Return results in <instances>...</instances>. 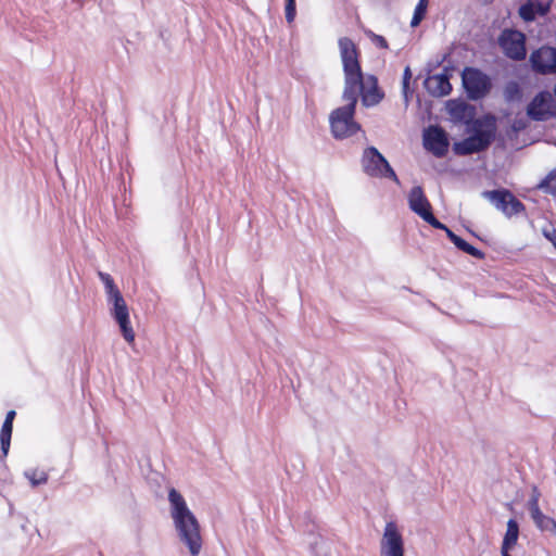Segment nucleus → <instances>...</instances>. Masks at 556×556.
<instances>
[{"mask_svg": "<svg viewBox=\"0 0 556 556\" xmlns=\"http://www.w3.org/2000/svg\"><path fill=\"white\" fill-rule=\"evenodd\" d=\"M528 116L536 122L548 121L556 117V101L547 91H540L527 106Z\"/></svg>", "mask_w": 556, "mask_h": 556, "instance_id": "10", "label": "nucleus"}, {"mask_svg": "<svg viewBox=\"0 0 556 556\" xmlns=\"http://www.w3.org/2000/svg\"><path fill=\"white\" fill-rule=\"evenodd\" d=\"M544 237L556 248V229L553 226L543 229Z\"/></svg>", "mask_w": 556, "mask_h": 556, "instance_id": "28", "label": "nucleus"}, {"mask_svg": "<svg viewBox=\"0 0 556 556\" xmlns=\"http://www.w3.org/2000/svg\"><path fill=\"white\" fill-rule=\"evenodd\" d=\"M426 87L434 97H444L452 91V85L447 73L429 76L426 80Z\"/></svg>", "mask_w": 556, "mask_h": 556, "instance_id": "16", "label": "nucleus"}, {"mask_svg": "<svg viewBox=\"0 0 556 556\" xmlns=\"http://www.w3.org/2000/svg\"><path fill=\"white\" fill-rule=\"evenodd\" d=\"M407 200L409 208L426 223L433 228H445V225L433 215L431 203L426 197L422 187H413L408 193Z\"/></svg>", "mask_w": 556, "mask_h": 556, "instance_id": "9", "label": "nucleus"}, {"mask_svg": "<svg viewBox=\"0 0 556 556\" xmlns=\"http://www.w3.org/2000/svg\"><path fill=\"white\" fill-rule=\"evenodd\" d=\"M362 97V102L365 106H372L378 104L382 98L383 92L378 86V79L369 75L366 78L362 75V83L359 86L358 96Z\"/></svg>", "mask_w": 556, "mask_h": 556, "instance_id": "15", "label": "nucleus"}, {"mask_svg": "<svg viewBox=\"0 0 556 556\" xmlns=\"http://www.w3.org/2000/svg\"><path fill=\"white\" fill-rule=\"evenodd\" d=\"M532 70L540 75L556 74V48L542 46L530 54Z\"/></svg>", "mask_w": 556, "mask_h": 556, "instance_id": "12", "label": "nucleus"}, {"mask_svg": "<svg viewBox=\"0 0 556 556\" xmlns=\"http://www.w3.org/2000/svg\"><path fill=\"white\" fill-rule=\"evenodd\" d=\"M358 91V89L344 88L342 99L346 104L334 109L329 115L330 130L336 139L352 137L361 130V125L355 121Z\"/></svg>", "mask_w": 556, "mask_h": 556, "instance_id": "2", "label": "nucleus"}, {"mask_svg": "<svg viewBox=\"0 0 556 556\" xmlns=\"http://www.w3.org/2000/svg\"><path fill=\"white\" fill-rule=\"evenodd\" d=\"M532 520L540 530L549 532L556 536V521L553 518L541 511L539 515L533 516Z\"/></svg>", "mask_w": 556, "mask_h": 556, "instance_id": "20", "label": "nucleus"}, {"mask_svg": "<svg viewBox=\"0 0 556 556\" xmlns=\"http://www.w3.org/2000/svg\"><path fill=\"white\" fill-rule=\"evenodd\" d=\"M440 230H444L447 238L455 244L457 249L460 251L478 258L483 260L485 254L477 249L476 247L469 244L466 240L454 233L448 227L445 226V228H439Z\"/></svg>", "mask_w": 556, "mask_h": 556, "instance_id": "18", "label": "nucleus"}, {"mask_svg": "<svg viewBox=\"0 0 556 556\" xmlns=\"http://www.w3.org/2000/svg\"><path fill=\"white\" fill-rule=\"evenodd\" d=\"M410 77H412L410 70H409V67H406L404 71V77H403L404 88H407Z\"/></svg>", "mask_w": 556, "mask_h": 556, "instance_id": "29", "label": "nucleus"}, {"mask_svg": "<svg viewBox=\"0 0 556 556\" xmlns=\"http://www.w3.org/2000/svg\"><path fill=\"white\" fill-rule=\"evenodd\" d=\"M362 166L364 172L370 177L390 178L396 184L400 182L397 175L390 166L389 162L375 147L365 149L362 157Z\"/></svg>", "mask_w": 556, "mask_h": 556, "instance_id": "6", "label": "nucleus"}, {"mask_svg": "<svg viewBox=\"0 0 556 556\" xmlns=\"http://www.w3.org/2000/svg\"><path fill=\"white\" fill-rule=\"evenodd\" d=\"M381 556H404V542L395 522H388L381 540Z\"/></svg>", "mask_w": 556, "mask_h": 556, "instance_id": "13", "label": "nucleus"}, {"mask_svg": "<svg viewBox=\"0 0 556 556\" xmlns=\"http://www.w3.org/2000/svg\"><path fill=\"white\" fill-rule=\"evenodd\" d=\"M509 549H510V548H503V547H501V554H502V556H511V555L509 554Z\"/></svg>", "mask_w": 556, "mask_h": 556, "instance_id": "31", "label": "nucleus"}, {"mask_svg": "<svg viewBox=\"0 0 556 556\" xmlns=\"http://www.w3.org/2000/svg\"><path fill=\"white\" fill-rule=\"evenodd\" d=\"M483 195L508 217L518 215L526 210L523 203L507 189L485 191Z\"/></svg>", "mask_w": 556, "mask_h": 556, "instance_id": "11", "label": "nucleus"}, {"mask_svg": "<svg viewBox=\"0 0 556 556\" xmlns=\"http://www.w3.org/2000/svg\"><path fill=\"white\" fill-rule=\"evenodd\" d=\"M168 501L172 506V518L180 540L188 546L192 556L199 555L202 548V538L195 516L190 511L185 498L176 489L169 490Z\"/></svg>", "mask_w": 556, "mask_h": 556, "instance_id": "1", "label": "nucleus"}, {"mask_svg": "<svg viewBox=\"0 0 556 556\" xmlns=\"http://www.w3.org/2000/svg\"><path fill=\"white\" fill-rule=\"evenodd\" d=\"M519 535V527L516 520L509 519L507 522L506 533L503 539L502 547L511 548L516 545Z\"/></svg>", "mask_w": 556, "mask_h": 556, "instance_id": "19", "label": "nucleus"}, {"mask_svg": "<svg viewBox=\"0 0 556 556\" xmlns=\"http://www.w3.org/2000/svg\"><path fill=\"white\" fill-rule=\"evenodd\" d=\"M472 135L454 144V151L458 155H470L486 150L495 139L497 131L496 118L492 114H485L473 121Z\"/></svg>", "mask_w": 556, "mask_h": 556, "instance_id": "3", "label": "nucleus"}, {"mask_svg": "<svg viewBox=\"0 0 556 556\" xmlns=\"http://www.w3.org/2000/svg\"><path fill=\"white\" fill-rule=\"evenodd\" d=\"M463 85L470 100L483 99L491 90L490 77L475 67H466L462 74Z\"/></svg>", "mask_w": 556, "mask_h": 556, "instance_id": "7", "label": "nucleus"}, {"mask_svg": "<svg viewBox=\"0 0 556 556\" xmlns=\"http://www.w3.org/2000/svg\"><path fill=\"white\" fill-rule=\"evenodd\" d=\"M366 36L370 39V41L378 47L379 49H388L389 45L386 38L381 35L375 34L372 30H366Z\"/></svg>", "mask_w": 556, "mask_h": 556, "instance_id": "26", "label": "nucleus"}, {"mask_svg": "<svg viewBox=\"0 0 556 556\" xmlns=\"http://www.w3.org/2000/svg\"><path fill=\"white\" fill-rule=\"evenodd\" d=\"M12 431L13 424L9 421H3L0 430V444L3 456H7L10 450Z\"/></svg>", "mask_w": 556, "mask_h": 556, "instance_id": "21", "label": "nucleus"}, {"mask_svg": "<svg viewBox=\"0 0 556 556\" xmlns=\"http://www.w3.org/2000/svg\"><path fill=\"white\" fill-rule=\"evenodd\" d=\"M99 278L104 285L108 302L112 305L111 315L119 326L123 338L129 343L135 342V331L129 319L128 305L115 285L111 275L99 271Z\"/></svg>", "mask_w": 556, "mask_h": 556, "instance_id": "4", "label": "nucleus"}, {"mask_svg": "<svg viewBox=\"0 0 556 556\" xmlns=\"http://www.w3.org/2000/svg\"><path fill=\"white\" fill-rule=\"evenodd\" d=\"M340 56L344 72V88L358 89L362 83V68L359 63V50L349 37H342L338 41Z\"/></svg>", "mask_w": 556, "mask_h": 556, "instance_id": "5", "label": "nucleus"}, {"mask_svg": "<svg viewBox=\"0 0 556 556\" xmlns=\"http://www.w3.org/2000/svg\"><path fill=\"white\" fill-rule=\"evenodd\" d=\"M554 94L556 97V83H555V86H554Z\"/></svg>", "mask_w": 556, "mask_h": 556, "instance_id": "32", "label": "nucleus"}, {"mask_svg": "<svg viewBox=\"0 0 556 556\" xmlns=\"http://www.w3.org/2000/svg\"><path fill=\"white\" fill-rule=\"evenodd\" d=\"M427 8H428V0H419L418 1L417 5L415 8V11H414V15L410 21L412 27H416L421 23V21L426 16Z\"/></svg>", "mask_w": 556, "mask_h": 556, "instance_id": "23", "label": "nucleus"}, {"mask_svg": "<svg viewBox=\"0 0 556 556\" xmlns=\"http://www.w3.org/2000/svg\"><path fill=\"white\" fill-rule=\"evenodd\" d=\"M549 8V3H542L539 0H528L526 3L520 5L518 13L525 22H532L535 20L536 15H546Z\"/></svg>", "mask_w": 556, "mask_h": 556, "instance_id": "17", "label": "nucleus"}, {"mask_svg": "<svg viewBox=\"0 0 556 556\" xmlns=\"http://www.w3.org/2000/svg\"><path fill=\"white\" fill-rule=\"evenodd\" d=\"M448 139L443 128L439 126H430L424 135V146L433 155L438 157L444 156L448 151Z\"/></svg>", "mask_w": 556, "mask_h": 556, "instance_id": "14", "label": "nucleus"}, {"mask_svg": "<svg viewBox=\"0 0 556 556\" xmlns=\"http://www.w3.org/2000/svg\"><path fill=\"white\" fill-rule=\"evenodd\" d=\"M538 188L547 194H556V168L551 170L538 185Z\"/></svg>", "mask_w": 556, "mask_h": 556, "instance_id": "22", "label": "nucleus"}, {"mask_svg": "<svg viewBox=\"0 0 556 556\" xmlns=\"http://www.w3.org/2000/svg\"><path fill=\"white\" fill-rule=\"evenodd\" d=\"M15 416H16L15 410H13V409H12V410H9V412L7 413V416H5L4 421H9V422H12V424H13Z\"/></svg>", "mask_w": 556, "mask_h": 556, "instance_id": "30", "label": "nucleus"}, {"mask_svg": "<svg viewBox=\"0 0 556 556\" xmlns=\"http://www.w3.org/2000/svg\"><path fill=\"white\" fill-rule=\"evenodd\" d=\"M296 4H295V0H286V20L289 24H291L294 18H295V14H296Z\"/></svg>", "mask_w": 556, "mask_h": 556, "instance_id": "27", "label": "nucleus"}, {"mask_svg": "<svg viewBox=\"0 0 556 556\" xmlns=\"http://www.w3.org/2000/svg\"><path fill=\"white\" fill-rule=\"evenodd\" d=\"M540 492L536 486H533L532 495L528 502V507L530 510L531 518L535 515H539L541 513L540 506H539V500H540Z\"/></svg>", "mask_w": 556, "mask_h": 556, "instance_id": "24", "label": "nucleus"}, {"mask_svg": "<svg viewBox=\"0 0 556 556\" xmlns=\"http://www.w3.org/2000/svg\"><path fill=\"white\" fill-rule=\"evenodd\" d=\"M498 46L510 60L522 61L527 55L526 35L517 29L506 28L498 36Z\"/></svg>", "mask_w": 556, "mask_h": 556, "instance_id": "8", "label": "nucleus"}, {"mask_svg": "<svg viewBox=\"0 0 556 556\" xmlns=\"http://www.w3.org/2000/svg\"><path fill=\"white\" fill-rule=\"evenodd\" d=\"M33 486L45 484L48 481V475L45 471L31 470L26 473Z\"/></svg>", "mask_w": 556, "mask_h": 556, "instance_id": "25", "label": "nucleus"}]
</instances>
